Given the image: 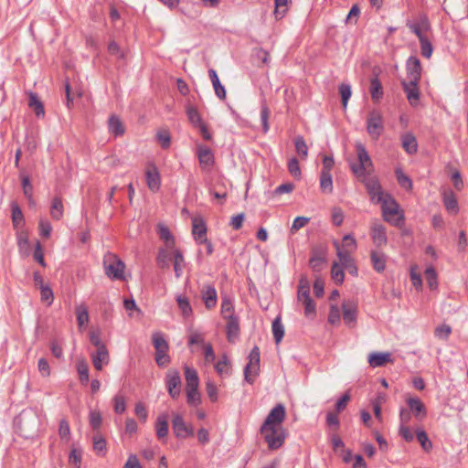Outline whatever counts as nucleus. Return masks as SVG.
<instances>
[{
  "label": "nucleus",
  "instance_id": "nucleus-1",
  "mask_svg": "<svg viewBox=\"0 0 468 468\" xmlns=\"http://www.w3.org/2000/svg\"><path fill=\"white\" fill-rule=\"evenodd\" d=\"M382 216L385 221L393 226L401 225L404 220V212L400 209L399 203L389 195L387 194L384 200L380 202Z\"/></svg>",
  "mask_w": 468,
  "mask_h": 468
},
{
  "label": "nucleus",
  "instance_id": "nucleus-2",
  "mask_svg": "<svg viewBox=\"0 0 468 468\" xmlns=\"http://www.w3.org/2000/svg\"><path fill=\"white\" fill-rule=\"evenodd\" d=\"M261 434L271 451L280 449L286 438V432L282 426L261 427Z\"/></svg>",
  "mask_w": 468,
  "mask_h": 468
},
{
  "label": "nucleus",
  "instance_id": "nucleus-3",
  "mask_svg": "<svg viewBox=\"0 0 468 468\" xmlns=\"http://www.w3.org/2000/svg\"><path fill=\"white\" fill-rule=\"evenodd\" d=\"M356 154H357V164H351L350 169L354 173V175L359 179L364 176H367V174L370 173V169L373 166L370 156L366 150L365 146L361 144H357L356 145Z\"/></svg>",
  "mask_w": 468,
  "mask_h": 468
},
{
  "label": "nucleus",
  "instance_id": "nucleus-4",
  "mask_svg": "<svg viewBox=\"0 0 468 468\" xmlns=\"http://www.w3.org/2000/svg\"><path fill=\"white\" fill-rule=\"evenodd\" d=\"M103 264L105 268V273L112 280H122L125 264L116 255L112 253H107L104 256Z\"/></svg>",
  "mask_w": 468,
  "mask_h": 468
},
{
  "label": "nucleus",
  "instance_id": "nucleus-5",
  "mask_svg": "<svg viewBox=\"0 0 468 468\" xmlns=\"http://www.w3.org/2000/svg\"><path fill=\"white\" fill-rule=\"evenodd\" d=\"M367 132L369 136L378 140L384 132V121L382 113L378 110L369 112L367 118Z\"/></svg>",
  "mask_w": 468,
  "mask_h": 468
},
{
  "label": "nucleus",
  "instance_id": "nucleus-6",
  "mask_svg": "<svg viewBox=\"0 0 468 468\" xmlns=\"http://www.w3.org/2000/svg\"><path fill=\"white\" fill-rule=\"evenodd\" d=\"M153 344L155 349V362L159 367H165L170 362V356L167 354L168 343L162 334L153 335Z\"/></svg>",
  "mask_w": 468,
  "mask_h": 468
},
{
  "label": "nucleus",
  "instance_id": "nucleus-7",
  "mask_svg": "<svg viewBox=\"0 0 468 468\" xmlns=\"http://www.w3.org/2000/svg\"><path fill=\"white\" fill-rule=\"evenodd\" d=\"M359 180L365 185L367 193L370 197V200L373 203H380L385 199L388 193L382 191L381 185L377 177L375 176H364Z\"/></svg>",
  "mask_w": 468,
  "mask_h": 468
},
{
  "label": "nucleus",
  "instance_id": "nucleus-8",
  "mask_svg": "<svg viewBox=\"0 0 468 468\" xmlns=\"http://www.w3.org/2000/svg\"><path fill=\"white\" fill-rule=\"evenodd\" d=\"M249 362L244 368V378L247 382L252 384L260 369V349L255 346L248 356Z\"/></svg>",
  "mask_w": 468,
  "mask_h": 468
},
{
  "label": "nucleus",
  "instance_id": "nucleus-9",
  "mask_svg": "<svg viewBox=\"0 0 468 468\" xmlns=\"http://www.w3.org/2000/svg\"><path fill=\"white\" fill-rule=\"evenodd\" d=\"M370 236L374 245L378 248L385 246L388 242L387 229L377 219L371 223Z\"/></svg>",
  "mask_w": 468,
  "mask_h": 468
},
{
  "label": "nucleus",
  "instance_id": "nucleus-10",
  "mask_svg": "<svg viewBox=\"0 0 468 468\" xmlns=\"http://www.w3.org/2000/svg\"><path fill=\"white\" fill-rule=\"evenodd\" d=\"M172 427L175 436L178 439H185L188 436L194 435V429L192 426L187 425L181 415L174 414L172 420Z\"/></svg>",
  "mask_w": 468,
  "mask_h": 468
},
{
  "label": "nucleus",
  "instance_id": "nucleus-11",
  "mask_svg": "<svg viewBox=\"0 0 468 468\" xmlns=\"http://www.w3.org/2000/svg\"><path fill=\"white\" fill-rule=\"evenodd\" d=\"M284 419L285 408L282 403H279L269 412L261 427L282 426Z\"/></svg>",
  "mask_w": 468,
  "mask_h": 468
},
{
  "label": "nucleus",
  "instance_id": "nucleus-12",
  "mask_svg": "<svg viewBox=\"0 0 468 468\" xmlns=\"http://www.w3.org/2000/svg\"><path fill=\"white\" fill-rule=\"evenodd\" d=\"M181 378L179 372L176 369L168 370L166 374V388L169 395L173 399H177L180 395Z\"/></svg>",
  "mask_w": 468,
  "mask_h": 468
},
{
  "label": "nucleus",
  "instance_id": "nucleus-13",
  "mask_svg": "<svg viewBox=\"0 0 468 468\" xmlns=\"http://www.w3.org/2000/svg\"><path fill=\"white\" fill-rule=\"evenodd\" d=\"M420 60L407 61V76L402 82L419 83L421 74Z\"/></svg>",
  "mask_w": 468,
  "mask_h": 468
},
{
  "label": "nucleus",
  "instance_id": "nucleus-14",
  "mask_svg": "<svg viewBox=\"0 0 468 468\" xmlns=\"http://www.w3.org/2000/svg\"><path fill=\"white\" fill-rule=\"evenodd\" d=\"M91 360L93 367L97 370H101L103 365H108L110 362V355L107 346H101L91 354Z\"/></svg>",
  "mask_w": 468,
  "mask_h": 468
},
{
  "label": "nucleus",
  "instance_id": "nucleus-15",
  "mask_svg": "<svg viewBox=\"0 0 468 468\" xmlns=\"http://www.w3.org/2000/svg\"><path fill=\"white\" fill-rule=\"evenodd\" d=\"M197 157L202 169H209L215 163L214 154L211 149L207 146L198 147Z\"/></svg>",
  "mask_w": 468,
  "mask_h": 468
},
{
  "label": "nucleus",
  "instance_id": "nucleus-16",
  "mask_svg": "<svg viewBox=\"0 0 468 468\" xmlns=\"http://www.w3.org/2000/svg\"><path fill=\"white\" fill-rule=\"evenodd\" d=\"M201 296L207 309H211L217 304V291L211 284H205L201 289Z\"/></svg>",
  "mask_w": 468,
  "mask_h": 468
},
{
  "label": "nucleus",
  "instance_id": "nucleus-17",
  "mask_svg": "<svg viewBox=\"0 0 468 468\" xmlns=\"http://www.w3.org/2000/svg\"><path fill=\"white\" fill-rule=\"evenodd\" d=\"M147 186L150 190L156 192L160 188V175L154 165H149L145 172Z\"/></svg>",
  "mask_w": 468,
  "mask_h": 468
},
{
  "label": "nucleus",
  "instance_id": "nucleus-18",
  "mask_svg": "<svg viewBox=\"0 0 468 468\" xmlns=\"http://www.w3.org/2000/svg\"><path fill=\"white\" fill-rule=\"evenodd\" d=\"M325 261L324 250L323 248H314L309 260V266L314 271H320Z\"/></svg>",
  "mask_w": 468,
  "mask_h": 468
},
{
  "label": "nucleus",
  "instance_id": "nucleus-19",
  "mask_svg": "<svg viewBox=\"0 0 468 468\" xmlns=\"http://www.w3.org/2000/svg\"><path fill=\"white\" fill-rule=\"evenodd\" d=\"M391 361V355L388 352H372L368 355V364L372 367H383Z\"/></svg>",
  "mask_w": 468,
  "mask_h": 468
},
{
  "label": "nucleus",
  "instance_id": "nucleus-20",
  "mask_svg": "<svg viewBox=\"0 0 468 468\" xmlns=\"http://www.w3.org/2000/svg\"><path fill=\"white\" fill-rule=\"evenodd\" d=\"M357 307L351 301L343 303V319L347 325L355 324L356 321Z\"/></svg>",
  "mask_w": 468,
  "mask_h": 468
},
{
  "label": "nucleus",
  "instance_id": "nucleus-21",
  "mask_svg": "<svg viewBox=\"0 0 468 468\" xmlns=\"http://www.w3.org/2000/svg\"><path fill=\"white\" fill-rule=\"evenodd\" d=\"M387 259V255L381 251L371 250L370 252L372 267L377 272H383L385 271Z\"/></svg>",
  "mask_w": 468,
  "mask_h": 468
},
{
  "label": "nucleus",
  "instance_id": "nucleus-22",
  "mask_svg": "<svg viewBox=\"0 0 468 468\" xmlns=\"http://www.w3.org/2000/svg\"><path fill=\"white\" fill-rule=\"evenodd\" d=\"M403 90L410 105L416 106L420 100V90L417 83L402 82Z\"/></svg>",
  "mask_w": 468,
  "mask_h": 468
},
{
  "label": "nucleus",
  "instance_id": "nucleus-23",
  "mask_svg": "<svg viewBox=\"0 0 468 468\" xmlns=\"http://www.w3.org/2000/svg\"><path fill=\"white\" fill-rule=\"evenodd\" d=\"M227 320V325H226V335L228 341L230 343H234L239 335V318H230L226 319Z\"/></svg>",
  "mask_w": 468,
  "mask_h": 468
},
{
  "label": "nucleus",
  "instance_id": "nucleus-24",
  "mask_svg": "<svg viewBox=\"0 0 468 468\" xmlns=\"http://www.w3.org/2000/svg\"><path fill=\"white\" fill-rule=\"evenodd\" d=\"M109 133L115 137L122 136L125 133V126L117 115H112L108 121Z\"/></svg>",
  "mask_w": 468,
  "mask_h": 468
},
{
  "label": "nucleus",
  "instance_id": "nucleus-25",
  "mask_svg": "<svg viewBox=\"0 0 468 468\" xmlns=\"http://www.w3.org/2000/svg\"><path fill=\"white\" fill-rule=\"evenodd\" d=\"M410 411H411L417 419H423L427 412L424 404L418 398H410L408 399Z\"/></svg>",
  "mask_w": 468,
  "mask_h": 468
},
{
  "label": "nucleus",
  "instance_id": "nucleus-26",
  "mask_svg": "<svg viewBox=\"0 0 468 468\" xmlns=\"http://www.w3.org/2000/svg\"><path fill=\"white\" fill-rule=\"evenodd\" d=\"M192 234L195 238V239L197 242H200V239H203L206 238L207 234V226L204 222V220L200 218H194L192 220Z\"/></svg>",
  "mask_w": 468,
  "mask_h": 468
},
{
  "label": "nucleus",
  "instance_id": "nucleus-27",
  "mask_svg": "<svg viewBox=\"0 0 468 468\" xmlns=\"http://www.w3.org/2000/svg\"><path fill=\"white\" fill-rule=\"evenodd\" d=\"M215 369L217 373L224 378L231 374V362L226 354H223L220 359L216 363Z\"/></svg>",
  "mask_w": 468,
  "mask_h": 468
},
{
  "label": "nucleus",
  "instance_id": "nucleus-28",
  "mask_svg": "<svg viewBox=\"0 0 468 468\" xmlns=\"http://www.w3.org/2000/svg\"><path fill=\"white\" fill-rule=\"evenodd\" d=\"M168 416L166 414L158 415L155 422L156 436L159 440L164 439L168 434Z\"/></svg>",
  "mask_w": 468,
  "mask_h": 468
},
{
  "label": "nucleus",
  "instance_id": "nucleus-29",
  "mask_svg": "<svg viewBox=\"0 0 468 468\" xmlns=\"http://www.w3.org/2000/svg\"><path fill=\"white\" fill-rule=\"evenodd\" d=\"M75 313L77 316L78 327L80 330H82L90 319L88 307L84 303L78 304L75 308Z\"/></svg>",
  "mask_w": 468,
  "mask_h": 468
},
{
  "label": "nucleus",
  "instance_id": "nucleus-30",
  "mask_svg": "<svg viewBox=\"0 0 468 468\" xmlns=\"http://www.w3.org/2000/svg\"><path fill=\"white\" fill-rule=\"evenodd\" d=\"M208 75L211 80L213 88L215 90L216 95L220 99L223 100L226 98V90L224 86L221 85L219 79L218 77L217 71L213 69H210L208 70Z\"/></svg>",
  "mask_w": 468,
  "mask_h": 468
},
{
  "label": "nucleus",
  "instance_id": "nucleus-31",
  "mask_svg": "<svg viewBox=\"0 0 468 468\" xmlns=\"http://www.w3.org/2000/svg\"><path fill=\"white\" fill-rule=\"evenodd\" d=\"M401 140H402V147L408 154H413L417 152L418 144H417V140H416L415 136L412 133H405L404 135H402Z\"/></svg>",
  "mask_w": 468,
  "mask_h": 468
},
{
  "label": "nucleus",
  "instance_id": "nucleus-32",
  "mask_svg": "<svg viewBox=\"0 0 468 468\" xmlns=\"http://www.w3.org/2000/svg\"><path fill=\"white\" fill-rule=\"evenodd\" d=\"M369 92L371 99L376 102L379 101V100L383 97L382 84L377 76L372 78L370 80Z\"/></svg>",
  "mask_w": 468,
  "mask_h": 468
},
{
  "label": "nucleus",
  "instance_id": "nucleus-33",
  "mask_svg": "<svg viewBox=\"0 0 468 468\" xmlns=\"http://www.w3.org/2000/svg\"><path fill=\"white\" fill-rule=\"evenodd\" d=\"M174 249L170 248H160L158 250V254L156 257V263L161 269H167L170 266V252L169 250L174 251Z\"/></svg>",
  "mask_w": 468,
  "mask_h": 468
},
{
  "label": "nucleus",
  "instance_id": "nucleus-34",
  "mask_svg": "<svg viewBox=\"0 0 468 468\" xmlns=\"http://www.w3.org/2000/svg\"><path fill=\"white\" fill-rule=\"evenodd\" d=\"M334 245L336 250L337 257L339 258V261L343 267L349 268V264L354 261V260L350 256V253L352 251L349 250L342 249L337 241H335Z\"/></svg>",
  "mask_w": 468,
  "mask_h": 468
},
{
  "label": "nucleus",
  "instance_id": "nucleus-35",
  "mask_svg": "<svg viewBox=\"0 0 468 468\" xmlns=\"http://www.w3.org/2000/svg\"><path fill=\"white\" fill-rule=\"evenodd\" d=\"M64 207L62 199L58 197H55L52 199L50 206V215L53 219L59 220L63 217Z\"/></svg>",
  "mask_w": 468,
  "mask_h": 468
},
{
  "label": "nucleus",
  "instance_id": "nucleus-36",
  "mask_svg": "<svg viewBox=\"0 0 468 468\" xmlns=\"http://www.w3.org/2000/svg\"><path fill=\"white\" fill-rule=\"evenodd\" d=\"M185 378L186 381V388H198L199 379L196 369L185 366Z\"/></svg>",
  "mask_w": 468,
  "mask_h": 468
},
{
  "label": "nucleus",
  "instance_id": "nucleus-37",
  "mask_svg": "<svg viewBox=\"0 0 468 468\" xmlns=\"http://www.w3.org/2000/svg\"><path fill=\"white\" fill-rule=\"evenodd\" d=\"M174 271L176 278H180L185 268V260L179 250H174Z\"/></svg>",
  "mask_w": 468,
  "mask_h": 468
},
{
  "label": "nucleus",
  "instance_id": "nucleus-38",
  "mask_svg": "<svg viewBox=\"0 0 468 468\" xmlns=\"http://www.w3.org/2000/svg\"><path fill=\"white\" fill-rule=\"evenodd\" d=\"M159 238L165 243L167 248L174 249L175 239L169 229L162 224L158 225Z\"/></svg>",
  "mask_w": 468,
  "mask_h": 468
},
{
  "label": "nucleus",
  "instance_id": "nucleus-39",
  "mask_svg": "<svg viewBox=\"0 0 468 468\" xmlns=\"http://www.w3.org/2000/svg\"><path fill=\"white\" fill-rule=\"evenodd\" d=\"M271 330L276 344L281 343L284 336V326L282 323L281 316H277L271 324Z\"/></svg>",
  "mask_w": 468,
  "mask_h": 468
},
{
  "label": "nucleus",
  "instance_id": "nucleus-40",
  "mask_svg": "<svg viewBox=\"0 0 468 468\" xmlns=\"http://www.w3.org/2000/svg\"><path fill=\"white\" fill-rule=\"evenodd\" d=\"M221 314L225 320L237 317L234 314L233 303H232L231 299L229 297L222 298Z\"/></svg>",
  "mask_w": 468,
  "mask_h": 468
},
{
  "label": "nucleus",
  "instance_id": "nucleus-41",
  "mask_svg": "<svg viewBox=\"0 0 468 468\" xmlns=\"http://www.w3.org/2000/svg\"><path fill=\"white\" fill-rule=\"evenodd\" d=\"M310 296V286L306 278H301L298 286L297 299L299 302L308 300Z\"/></svg>",
  "mask_w": 468,
  "mask_h": 468
},
{
  "label": "nucleus",
  "instance_id": "nucleus-42",
  "mask_svg": "<svg viewBox=\"0 0 468 468\" xmlns=\"http://www.w3.org/2000/svg\"><path fill=\"white\" fill-rule=\"evenodd\" d=\"M29 107L35 112V114L37 117L44 116L45 110L43 103L39 101L37 96L35 93L29 94V101H28Z\"/></svg>",
  "mask_w": 468,
  "mask_h": 468
},
{
  "label": "nucleus",
  "instance_id": "nucleus-43",
  "mask_svg": "<svg viewBox=\"0 0 468 468\" xmlns=\"http://www.w3.org/2000/svg\"><path fill=\"white\" fill-rule=\"evenodd\" d=\"M320 187L324 193L331 194L333 192V179L331 173H321Z\"/></svg>",
  "mask_w": 468,
  "mask_h": 468
},
{
  "label": "nucleus",
  "instance_id": "nucleus-44",
  "mask_svg": "<svg viewBox=\"0 0 468 468\" xmlns=\"http://www.w3.org/2000/svg\"><path fill=\"white\" fill-rule=\"evenodd\" d=\"M275 2V10L274 15L277 19L282 18L290 5L292 4V0H274Z\"/></svg>",
  "mask_w": 468,
  "mask_h": 468
},
{
  "label": "nucleus",
  "instance_id": "nucleus-45",
  "mask_svg": "<svg viewBox=\"0 0 468 468\" xmlns=\"http://www.w3.org/2000/svg\"><path fill=\"white\" fill-rule=\"evenodd\" d=\"M443 203L447 210L452 213L456 214L458 211V204L457 200L452 192L444 193L443 195Z\"/></svg>",
  "mask_w": 468,
  "mask_h": 468
},
{
  "label": "nucleus",
  "instance_id": "nucleus-46",
  "mask_svg": "<svg viewBox=\"0 0 468 468\" xmlns=\"http://www.w3.org/2000/svg\"><path fill=\"white\" fill-rule=\"evenodd\" d=\"M77 371L80 377V381L83 385L89 382V366L85 360H80L77 364Z\"/></svg>",
  "mask_w": 468,
  "mask_h": 468
},
{
  "label": "nucleus",
  "instance_id": "nucleus-47",
  "mask_svg": "<svg viewBox=\"0 0 468 468\" xmlns=\"http://www.w3.org/2000/svg\"><path fill=\"white\" fill-rule=\"evenodd\" d=\"M93 450L97 454H105L106 450V440L102 437V435L97 433L93 436Z\"/></svg>",
  "mask_w": 468,
  "mask_h": 468
},
{
  "label": "nucleus",
  "instance_id": "nucleus-48",
  "mask_svg": "<svg viewBox=\"0 0 468 468\" xmlns=\"http://www.w3.org/2000/svg\"><path fill=\"white\" fill-rule=\"evenodd\" d=\"M11 210H12V221L15 228L19 227L24 220V216L22 213L21 208L17 205V203L13 202L11 204Z\"/></svg>",
  "mask_w": 468,
  "mask_h": 468
},
{
  "label": "nucleus",
  "instance_id": "nucleus-49",
  "mask_svg": "<svg viewBox=\"0 0 468 468\" xmlns=\"http://www.w3.org/2000/svg\"><path fill=\"white\" fill-rule=\"evenodd\" d=\"M416 437L419 442L420 443L422 449L425 452H430L432 448V443L430 441L428 434L423 430L416 431Z\"/></svg>",
  "mask_w": 468,
  "mask_h": 468
},
{
  "label": "nucleus",
  "instance_id": "nucleus-50",
  "mask_svg": "<svg viewBox=\"0 0 468 468\" xmlns=\"http://www.w3.org/2000/svg\"><path fill=\"white\" fill-rule=\"evenodd\" d=\"M428 25V21L426 16H424L420 23H407L408 27L419 38V40L425 36L422 34L421 29L426 27Z\"/></svg>",
  "mask_w": 468,
  "mask_h": 468
},
{
  "label": "nucleus",
  "instance_id": "nucleus-51",
  "mask_svg": "<svg viewBox=\"0 0 468 468\" xmlns=\"http://www.w3.org/2000/svg\"><path fill=\"white\" fill-rule=\"evenodd\" d=\"M395 175H396V177H397V180H398V183L399 185L407 189V190H410L412 188V181L411 179L406 176L401 169H396L395 171Z\"/></svg>",
  "mask_w": 468,
  "mask_h": 468
},
{
  "label": "nucleus",
  "instance_id": "nucleus-52",
  "mask_svg": "<svg viewBox=\"0 0 468 468\" xmlns=\"http://www.w3.org/2000/svg\"><path fill=\"white\" fill-rule=\"evenodd\" d=\"M186 400L190 406H197L201 402L200 393L198 392V388H186Z\"/></svg>",
  "mask_w": 468,
  "mask_h": 468
},
{
  "label": "nucleus",
  "instance_id": "nucleus-53",
  "mask_svg": "<svg viewBox=\"0 0 468 468\" xmlns=\"http://www.w3.org/2000/svg\"><path fill=\"white\" fill-rule=\"evenodd\" d=\"M331 276L332 279L337 284H342L345 279V272L343 268L337 263L334 262L331 269Z\"/></svg>",
  "mask_w": 468,
  "mask_h": 468
},
{
  "label": "nucleus",
  "instance_id": "nucleus-54",
  "mask_svg": "<svg viewBox=\"0 0 468 468\" xmlns=\"http://www.w3.org/2000/svg\"><path fill=\"white\" fill-rule=\"evenodd\" d=\"M425 278L431 290H435L438 287L437 273L433 267H428L425 271Z\"/></svg>",
  "mask_w": 468,
  "mask_h": 468
},
{
  "label": "nucleus",
  "instance_id": "nucleus-55",
  "mask_svg": "<svg viewBox=\"0 0 468 468\" xmlns=\"http://www.w3.org/2000/svg\"><path fill=\"white\" fill-rule=\"evenodd\" d=\"M176 302H177L178 307L180 308V310L185 317H187L192 314V308H191L189 301L186 297L179 295L176 298Z\"/></svg>",
  "mask_w": 468,
  "mask_h": 468
},
{
  "label": "nucleus",
  "instance_id": "nucleus-56",
  "mask_svg": "<svg viewBox=\"0 0 468 468\" xmlns=\"http://www.w3.org/2000/svg\"><path fill=\"white\" fill-rule=\"evenodd\" d=\"M295 148L298 153V154L303 158L305 159L308 155V147L306 145V143L303 136H297L295 138Z\"/></svg>",
  "mask_w": 468,
  "mask_h": 468
},
{
  "label": "nucleus",
  "instance_id": "nucleus-57",
  "mask_svg": "<svg viewBox=\"0 0 468 468\" xmlns=\"http://www.w3.org/2000/svg\"><path fill=\"white\" fill-rule=\"evenodd\" d=\"M271 112L268 108V106L263 103L261 108V122L262 125V131L264 133H266L269 129V118H270Z\"/></svg>",
  "mask_w": 468,
  "mask_h": 468
},
{
  "label": "nucleus",
  "instance_id": "nucleus-58",
  "mask_svg": "<svg viewBox=\"0 0 468 468\" xmlns=\"http://www.w3.org/2000/svg\"><path fill=\"white\" fill-rule=\"evenodd\" d=\"M186 114L190 122L196 127L203 123L200 114L198 113L197 110L195 107H187Z\"/></svg>",
  "mask_w": 468,
  "mask_h": 468
},
{
  "label": "nucleus",
  "instance_id": "nucleus-59",
  "mask_svg": "<svg viewBox=\"0 0 468 468\" xmlns=\"http://www.w3.org/2000/svg\"><path fill=\"white\" fill-rule=\"evenodd\" d=\"M288 171L294 178L301 177L302 173L297 158L292 157L288 161Z\"/></svg>",
  "mask_w": 468,
  "mask_h": 468
},
{
  "label": "nucleus",
  "instance_id": "nucleus-60",
  "mask_svg": "<svg viewBox=\"0 0 468 468\" xmlns=\"http://www.w3.org/2000/svg\"><path fill=\"white\" fill-rule=\"evenodd\" d=\"M89 421L94 431L99 430L102 421L101 413L98 410H91L89 415Z\"/></svg>",
  "mask_w": 468,
  "mask_h": 468
},
{
  "label": "nucleus",
  "instance_id": "nucleus-61",
  "mask_svg": "<svg viewBox=\"0 0 468 468\" xmlns=\"http://www.w3.org/2000/svg\"><path fill=\"white\" fill-rule=\"evenodd\" d=\"M40 289L41 301L50 305L54 300V294L48 285L42 286Z\"/></svg>",
  "mask_w": 468,
  "mask_h": 468
},
{
  "label": "nucleus",
  "instance_id": "nucleus-62",
  "mask_svg": "<svg viewBox=\"0 0 468 468\" xmlns=\"http://www.w3.org/2000/svg\"><path fill=\"white\" fill-rule=\"evenodd\" d=\"M156 137L162 148L167 149L170 146L171 136L167 131L164 130L158 132Z\"/></svg>",
  "mask_w": 468,
  "mask_h": 468
},
{
  "label": "nucleus",
  "instance_id": "nucleus-63",
  "mask_svg": "<svg viewBox=\"0 0 468 468\" xmlns=\"http://www.w3.org/2000/svg\"><path fill=\"white\" fill-rule=\"evenodd\" d=\"M452 333V328L450 325L441 324L435 328L434 335L436 337L443 340H447Z\"/></svg>",
  "mask_w": 468,
  "mask_h": 468
},
{
  "label": "nucleus",
  "instance_id": "nucleus-64",
  "mask_svg": "<svg viewBox=\"0 0 468 468\" xmlns=\"http://www.w3.org/2000/svg\"><path fill=\"white\" fill-rule=\"evenodd\" d=\"M420 43L421 55L425 58H430L432 54L431 43L428 40L426 37L420 38Z\"/></svg>",
  "mask_w": 468,
  "mask_h": 468
}]
</instances>
